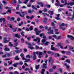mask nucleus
<instances>
[{"label": "nucleus", "instance_id": "f257e3e1", "mask_svg": "<svg viewBox=\"0 0 74 74\" xmlns=\"http://www.w3.org/2000/svg\"><path fill=\"white\" fill-rule=\"evenodd\" d=\"M36 54L37 55H38V54L39 56L38 57L39 58H41V55H42V52L38 51H36V52H34L33 53L34 56L33 57V58L34 60H36Z\"/></svg>", "mask_w": 74, "mask_h": 74}, {"label": "nucleus", "instance_id": "f03ea898", "mask_svg": "<svg viewBox=\"0 0 74 74\" xmlns=\"http://www.w3.org/2000/svg\"><path fill=\"white\" fill-rule=\"evenodd\" d=\"M26 58H27V59H28L26 60L25 61H24L25 63L26 62H29L30 61V55H27L26 56Z\"/></svg>", "mask_w": 74, "mask_h": 74}, {"label": "nucleus", "instance_id": "7ed1b4c3", "mask_svg": "<svg viewBox=\"0 0 74 74\" xmlns=\"http://www.w3.org/2000/svg\"><path fill=\"white\" fill-rule=\"evenodd\" d=\"M34 31L36 32V35H39L40 33H41V30L38 31L37 29V28H35L34 29Z\"/></svg>", "mask_w": 74, "mask_h": 74}, {"label": "nucleus", "instance_id": "20e7f679", "mask_svg": "<svg viewBox=\"0 0 74 74\" xmlns=\"http://www.w3.org/2000/svg\"><path fill=\"white\" fill-rule=\"evenodd\" d=\"M22 14H20L19 15L21 17H24V16L26 15V12L25 11L22 12H21Z\"/></svg>", "mask_w": 74, "mask_h": 74}, {"label": "nucleus", "instance_id": "39448f33", "mask_svg": "<svg viewBox=\"0 0 74 74\" xmlns=\"http://www.w3.org/2000/svg\"><path fill=\"white\" fill-rule=\"evenodd\" d=\"M59 24L60 25L59 27L61 29L62 27V26H65V24H64V23H59Z\"/></svg>", "mask_w": 74, "mask_h": 74}, {"label": "nucleus", "instance_id": "423d86ee", "mask_svg": "<svg viewBox=\"0 0 74 74\" xmlns=\"http://www.w3.org/2000/svg\"><path fill=\"white\" fill-rule=\"evenodd\" d=\"M33 40L34 41H37V43H38V44H39L40 41V38H37L36 39H34Z\"/></svg>", "mask_w": 74, "mask_h": 74}, {"label": "nucleus", "instance_id": "0eeeda50", "mask_svg": "<svg viewBox=\"0 0 74 74\" xmlns=\"http://www.w3.org/2000/svg\"><path fill=\"white\" fill-rule=\"evenodd\" d=\"M5 9H9L8 10V12H6L7 14H8V12L11 13V8H9L8 7H6L5 8Z\"/></svg>", "mask_w": 74, "mask_h": 74}, {"label": "nucleus", "instance_id": "6e6552de", "mask_svg": "<svg viewBox=\"0 0 74 74\" xmlns=\"http://www.w3.org/2000/svg\"><path fill=\"white\" fill-rule=\"evenodd\" d=\"M51 50H54V51H58V49H55L54 47H53V45H51Z\"/></svg>", "mask_w": 74, "mask_h": 74}, {"label": "nucleus", "instance_id": "1a4fd4ad", "mask_svg": "<svg viewBox=\"0 0 74 74\" xmlns=\"http://www.w3.org/2000/svg\"><path fill=\"white\" fill-rule=\"evenodd\" d=\"M7 40V38H4V43H7V42H9V40Z\"/></svg>", "mask_w": 74, "mask_h": 74}, {"label": "nucleus", "instance_id": "9d476101", "mask_svg": "<svg viewBox=\"0 0 74 74\" xmlns=\"http://www.w3.org/2000/svg\"><path fill=\"white\" fill-rule=\"evenodd\" d=\"M73 1V2H71L69 3H68L67 4V5H74V0H72Z\"/></svg>", "mask_w": 74, "mask_h": 74}, {"label": "nucleus", "instance_id": "9b49d317", "mask_svg": "<svg viewBox=\"0 0 74 74\" xmlns=\"http://www.w3.org/2000/svg\"><path fill=\"white\" fill-rule=\"evenodd\" d=\"M56 1L57 2V3H55V5L56 6H58L59 5V1L58 0H56Z\"/></svg>", "mask_w": 74, "mask_h": 74}, {"label": "nucleus", "instance_id": "f8f14e48", "mask_svg": "<svg viewBox=\"0 0 74 74\" xmlns=\"http://www.w3.org/2000/svg\"><path fill=\"white\" fill-rule=\"evenodd\" d=\"M67 37H69V38H71V40H74V37L73 36L68 35Z\"/></svg>", "mask_w": 74, "mask_h": 74}, {"label": "nucleus", "instance_id": "ddd939ff", "mask_svg": "<svg viewBox=\"0 0 74 74\" xmlns=\"http://www.w3.org/2000/svg\"><path fill=\"white\" fill-rule=\"evenodd\" d=\"M53 62H54V60H52L51 63H50L49 64V65L50 66H52V64H53Z\"/></svg>", "mask_w": 74, "mask_h": 74}, {"label": "nucleus", "instance_id": "4468645a", "mask_svg": "<svg viewBox=\"0 0 74 74\" xmlns=\"http://www.w3.org/2000/svg\"><path fill=\"white\" fill-rule=\"evenodd\" d=\"M48 12L49 14H50L51 13V14H50V15H53V12L51 10L49 11Z\"/></svg>", "mask_w": 74, "mask_h": 74}, {"label": "nucleus", "instance_id": "2eb2a0df", "mask_svg": "<svg viewBox=\"0 0 74 74\" xmlns=\"http://www.w3.org/2000/svg\"><path fill=\"white\" fill-rule=\"evenodd\" d=\"M47 64H43V66H42V67L43 68H45V69H46L47 68Z\"/></svg>", "mask_w": 74, "mask_h": 74}, {"label": "nucleus", "instance_id": "dca6fc26", "mask_svg": "<svg viewBox=\"0 0 74 74\" xmlns=\"http://www.w3.org/2000/svg\"><path fill=\"white\" fill-rule=\"evenodd\" d=\"M53 30H51V31L48 32L47 33L48 34H53Z\"/></svg>", "mask_w": 74, "mask_h": 74}, {"label": "nucleus", "instance_id": "f3484780", "mask_svg": "<svg viewBox=\"0 0 74 74\" xmlns=\"http://www.w3.org/2000/svg\"><path fill=\"white\" fill-rule=\"evenodd\" d=\"M54 56L55 57H59L60 56V54L58 53H56L54 54Z\"/></svg>", "mask_w": 74, "mask_h": 74}, {"label": "nucleus", "instance_id": "a211bd4d", "mask_svg": "<svg viewBox=\"0 0 74 74\" xmlns=\"http://www.w3.org/2000/svg\"><path fill=\"white\" fill-rule=\"evenodd\" d=\"M12 4L13 5L15 4L16 3V0H13L12 2Z\"/></svg>", "mask_w": 74, "mask_h": 74}, {"label": "nucleus", "instance_id": "6ab92c4d", "mask_svg": "<svg viewBox=\"0 0 74 74\" xmlns=\"http://www.w3.org/2000/svg\"><path fill=\"white\" fill-rule=\"evenodd\" d=\"M5 21V19L4 18H0V22H1L2 21Z\"/></svg>", "mask_w": 74, "mask_h": 74}, {"label": "nucleus", "instance_id": "aec40b11", "mask_svg": "<svg viewBox=\"0 0 74 74\" xmlns=\"http://www.w3.org/2000/svg\"><path fill=\"white\" fill-rule=\"evenodd\" d=\"M55 31L56 32L55 33L56 34H59V32H57L58 31V29H55Z\"/></svg>", "mask_w": 74, "mask_h": 74}, {"label": "nucleus", "instance_id": "412c9836", "mask_svg": "<svg viewBox=\"0 0 74 74\" xmlns=\"http://www.w3.org/2000/svg\"><path fill=\"white\" fill-rule=\"evenodd\" d=\"M5 51H9V50H10V49L7 48V46H5Z\"/></svg>", "mask_w": 74, "mask_h": 74}, {"label": "nucleus", "instance_id": "4be33fe9", "mask_svg": "<svg viewBox=\"0 0 74 74\" xmlns=\"http://www.w3.org/2000/svg\"><path fill=\"white\" fill-rule=\"evenodd\" d=\"M52 57H50L49 58V62H51H51H52Z\"/></svg>", "mask_w": 74, "mask_h": 74}, {"label": "nucleus", "instance_id": "5701e85b", "mask_svg": "<svg viewBox=\"0 0 74 74\" xmlns=\"http://www.w3.org/2000/svg\"><path fill=\"white\" fill-rule=\"evenodd\" d=\"M45 70L44 69H42V71L41 72V74H44V71H45Z\"/></svg>", "mask_w": 74, "mask_h": 74}, {"label": "nucleus", "instance_id": "b1692460", "mask_svg": "<svg viewBox=\"0 0 74 74\" xmlns=\"http://www.w3.org/2000/svg\"><path fill=\"white\" fill-rule=\"evenodd\" d=\"M65 62H67L68 63H70V60H66L65 61Z\"/></svg>", "mask_w": 74, "mask_h": 74}, {"label": "nucleus", "instance_id": "393cba45", "mask_svg": "<svg viewBox=\"0 0 74 74\" xmlns=\"http://www.w3.org/2000/svg\"><path fill=\"white\" fill-rule=\"evenodd\" d=\"M61 38V36H60L56 38V40H60Z\"/></svg>", "mask_w": 74, "mask_h": 74}, {"label": "nucleus", "instance_id": "a878e982", "mask_svg": "<svg viewBox=\"0 0 74 74\" xmlns=\"http://www.w3.org/2000/svg\"><path fill=\"white\" fill-rule=\"evenodd\" d=\"M19 5L18 4L17 5V7L16 8V10H19Z\"/></svg>", "mask_w": 74, "mask_h": 74}, {"label": "nucleus", "instance_id": "bb28decb", "mask_svg": "<svg viewBox=\"0 0 74 74\" xmlns=\"http://www.w3.org/2000/svg\"><path fill=\"white\" fill-rule=\"evenodd\" d=\"M49 42H47L45 43L44 45H48V44H49Z\"/></svg>", "mask_w": 74, "mask_h": 74}, {"label": "nucleus", "instance_id": "cd10ccee", "mask_svg": "<svg viewBox=\"0 0 74 74\" xmlns=\"http://www.w3.org/2000/svg\"><path fill=\"white\" fill-rule=\"evenodd\" d=\"M15 36H16V37H17V38H20V36H19V35H18V34H15Z\"/></svg>", "mask_w": 74, "mask_h": 74}, {"label": "nucleus", "instance_id": "c85d7f7f", "mask_svg": "<svg viewBox=\"0 0 74 74\" xmlns=\"http://www.w3.org/2000/svg\"><path fill=\"white\" fill-rule=\"evenodd\" d=\"M18 64V63H16L15 64H13L14 66L15 67H16V66Z\"/></svg>", "mask_w": 74, "mask_h": 74}, {"label": "nucleus", "instance_id": "c756f323", "mask_svg": "<svg viewBox=\"0 0 74 74\" xmlns=\"http://www.w3.org/2000/svg\"><path fill=\"white\" fill-rule=\"evenodd\" d=\"M33 26H30L29 27V30H33Z\"/></svg>", "mask_w": 74, "mask_h": 74}, {"label": "nucleus", "instance_id": "7c9ffc66", "mask_svg": "<svg viewBox=\"0 0 74 74\" xmlns=\"http://www.w3.org/2000/svg\"><path fill=\"white\" fill-rule=\"evenodd\" d=\"M42 15H47V16H49V14H47V13H42Z\"/></svg>", "mask_w": 74, "mask_h": 74}, {"label": "nucleus", "instance_id": "2f4dec72", "mask_svg": "<svg viewBox=\"0 0 74 74\" xmlns=\"http://www.w3.org/2000/svg\"><path fill=\"white\" fill-rule=\"evenodd\" d=\"M19 58H18V57L17 56H16L15 58V60H19Z\"/></svg>", "mask_w": 74, "mask_h": 74}, {"label": "nucleus", "instance_id": "473e14b6", "mask_svg": "<svg viewBox=\"0 0 74 74\" xmlns=\"http://www.w3.org/2000/svg\"><path fill=\"white\" fill-rule=\"evenodd\" d=\"M13 31L14 32H16V28H14L13 29Z\"/></svg>", "mask_w": 74, "mask_h": 74}, {"label": "nucleus", "instance_id": "72a5a7b5", "mask_svg": "<svg viewBox=\"0 0 74 74\" xmlns=\"http://www.w3.org/2000/svg\"><path fill=\"white\" fill-rule=\"evenodd\" d=\"M15 52L16 53H20L19 52V50H15Z\"/></svg>", "mask_w": 74, "mask_h": 74}, {"label": "nucleus", "instance_id": "f704fd0d", "mask_svg": "<svg viewBox=\"0 0 74 74\" xmlns=\"http://www.w3.org/2000/svg\"><path fill=\"white\" fill-rule=\"evenodd\" d=\"M47 53L48 54H49V55H50L51 54V53H52V52L50 51H47Z\"/></svg>", "mask_w": 74, "mask_h": 74}, {"label": "nucleus", "instance_id": "c9c22d12", "mask_svg": "<svg viewBox=\"0 0 74 74\" xmlns=\"http://www.w3.org/2000/svg\"><path fill=\"white\" fill-rule=\"evenodd\" d=\"M29 0H25V1L23 2V3L25 4H26L27 3V1Z\"/></svg>", "mask_w": 74, "mask_h": 74}, {"label": "nucleus", "instance_id": "e433bc0d", "mask_svg": "<svg viewBox=\"0 0 74 74\" xmlns=\"http://www.w3.org/2000/svg\"><path fill=\"white\" fill-rule=\"evenodd\" d=\"M61 46V43H60L57 44V47H60Z\"/></svg>", "mask_w": 74, "mask_h": 74}, {"label": "nucleus", "instance_id": "4c0bfd02", "mask_svg": "<svg viewBox=\"0 0 74 74\" xmlns=\"http://www.w3.org/2000/svg\"><path fill=\"white\" fill-rule=\"evenodd\" d=\"M28 48H30V49H34V47H33L30 46L29 47H28Z\"/></svg>", "mask_w": 74, "mask_h": 74}, {"label": "nucleus", "instance_id": "58836bf2", "mask_svg": "<svg viewBox=\"0 0 74 74\" xmlns=\"http://www.w3.org/2000/svg\"><path fill=\"white\" fill-rule=\"evenodd\" d=\"M32 8H33L34 9H35L36 10H37V8H36L34 5H32Z\"/></svg>", "mask_w": 74, "mask_h": 74}, {"label": "nucleus", "instance_id": "ea45409f", "mask_svg": "<svg viewBox=\"0 0 74 74\" xmlns=\"http://www.w3.org/2000/svg\"><path fill=\"white\" fill-rule=\"evenodd\" d=\"M25 43L27 44V45H31V44H30V43H29L27 42H25Z\"/></svg>", "mask_w": 74, "mask_h": 74}, {"label": "nucleus", "instance_id": "a19ab883", "mask_svg": "<svg viewBox=\"0 0 74 74\" xmlns=\"http://www.w3.org/2000/svg\"><path fill=\"white\" fill-rule=\"evenodd\" d=\"M24 33V32H21V34L22 35V36H24V34H23Z\"/></svg>", "mask_w": 74, "mask_h": 74}, {"label": "nucleus", "instance_id": "79ce46f5", "mask_svg": "<svg viewBox=\"0 0 74 74\" xmlns=\"http://www.w3.org/2000/svg\"><path fill=\"white\" fill-rule=\"evenodd\" d=\"M23 51L24 52H27V49H23Z\"/></svg>", "mask_w": 74, "mask_h": 74}, {"label": "nucleus", "instance_id": "37998d69", "mask_svg": "<svg viewBox=\"0 0 74 74\" xmlns=\"http://www.w3.org/2000/svg\"><path fill=\"white\" fill-rule=\"evenodd\" d=\"M40 66L39 65H37L36 66V69H38L39 68Z\"/></svg>", "mask_w": 74, "mask_h": 74}, {"label": "nucleus", "instance_id": "c03bdc74", "mask_svg": "<svg viewBox=\"0 0 74 74\" xmlns=\"http://www.w3.org/2000/svg\"><path fill=\"white\" fill-rule=\"evenodd\" d=\"M52 37H54V38H55L56 39V38L57 37L56 36V35H53L52 36Z\"/></svg>", "mask_w": 74, "mask_h": 74}, {"label": "nucleus", "instance_id": "a18cd8bd", "mask_svg": "<svg viewBox=\"0 0 74 74\" xmlns=\"http://www.w3.org/2000/svg\"><path fill=\"white\" fill-rule=\"evenodd\" d=\"M9 45L10 46H11V47H12L13 46V45L12 44V43H11V42H10Z\"/></svg>", "mask_w": 74, "mask_h": 74}, {"label": "nucleus", "instance_id": "49530a36", "mask_svg": "<svg viewBox=\"0 0 74 74\" xmlns=\"http://www.w3.org/2000/svg\"><path fill=\"white\" fill-rule=\"evenodd\" d=\"M46 41V40L45 39H43L42 40V42H45V41Z\"/></svg>", "mask_w": 74, "mask_h": 74}, {"label": "nucleus", "instance_id": "de8ad7c7", "mask_svg": "<svg viewBox=\"0 0 74 74\" xmlns=\"http://www.w3.org/2000/svg\"><path fill=\"white\" fill-rule=\"evenodd\" d=\"M65 4L64 5H66L67 3V0H64Z\"/></svg>", "mask_w": 74, "mask_h": 74}, {"label": "nucleus", "instance_id": "09e8293b", "mask_svg": "<svg viewBox=\"0 0 74 74\" xmlns=\"http://www.w3.org/2000/svg\"><path fill=\"white\" fill-rule=\"evenodd\" d=\"M44 35V34L43 33H42L40 35V36L42 37V36H43V35Z\"/></svg>", "mask_w": 74, "mask_h": 74}, {"label": "nucleus", "instance_id": "8fccbe9b", "mask_svg": "<svg viewBox=\"0 0 74 74\" xmlns=\"http://www.w3.org/2000/svg\"><path fill=\"white\" fill-rule=\"evenodd\" d=\"M60 29H61L62 30H65V29H66V28H63L62 27L61 28H60Z\"/></svg>", "mask_w": 74, "mask_h": 74}, {"label": "nucleus", "instance_id": "3c124183", "mask_svg": "<svg viewBox=\"0 0 74 74\" xmlns=\"http://www.w3.org/2000/svg\"><path fill=\"white\" fill-rule=\"evenodd\" d=\"M49 71H50V72H52V71H53V69H50L49 70Z\"/></svg>", "mask_w": 74, "mask_h": 74}, {"label": "nucleus", "instance_id": "603ef678", "mask_svg": "<svg viewBox=\"0 0 74 74\" xmlns=\"http://www.w3.org/2000/svg\"><path fill=\"white\" fill-rule=\"evenodd\" d=\"M34 18V16H32L30 18V19L31 20H32L33 18Z\"/></svg>", "mask_w": 74, "mask_h": 74}, {"label": "nucleus", "instance_id": "864d4df0", "mask_svg": "<svg viewBox=\"0 0 74 74\" xmlns=\"http://www.w3.org/2000/svg\"><path fill=\"white\" fill-rule=\"evenodd\" d=\"M18 3H19V4L22 3V2L21 1H20V0H18Z\"/></svg>", "mask_w": 74, "mask_h": 74}, {"label": "nucleus", "instance_id": "5fc2aeb1", "mask_svg": "<svg viewBox=\"0 0 74 74\" xmlns=\"http://www.w3.org/2000/svg\"><path fill=\"white\" fill-rule=\"evenodd\" d=\"M47 52V51H44L43 52H42V54H45Z\"/></svg>", "mask_w": 74, "mask_h": 74}, {"label": "nucleus", "instance_id": "6e6d98bb", "mask_svg": "<svg viewBox=\"0 0 74 74\" xmlns=\"http://www.w3.org/2000/svg\"><path fill=\"white\" fill-rule=\"evenodd\" d=\"M6 55H4L2 56V58H6Z\"/></svg>", "mask_w": 74, "mask_h": 74}, {"label": "nucleus", "instance_id": "4d7b16f0", "mask_svg": "<svg viewBox=\"0 0 74 74\" xmlns=\"http://www.w3.org/2000/svg\"><path fill=\"white\" fill-rule=\"evenodd\" d=\"M6 25V22H5V21H3V25H4V26H5Z\"/></svg>", "mask_w": 74, "mask_h": 74}, {"label": "nucleus", "instance_id": "13d9d810", "mask_svg": "<svg viewBox=\"0 0 74 74\" xmlns=\"http://www.w3.org/2000/svg\"><path fill=\"white\" fill-rule=\"evenodd\" d=\"M43 22L44 24H46L47 23V21H43Z\"/></svg>", "mask_w": 74, "mask_h": 74}, {"label": "nucleus", "instance_id": "bf43d9fd", "mask_svg": "<svg viewBox=\"0 0 74 74\" xmlns=\"http://www.w3.org/2000/svg\"><path fill=\"white\" fill-rule=\"evenodd\" d=\"M27 70H30V69L29 68H27L25 69V71H27Z\"/></svg>", "mask_w": 74, "mask_h": 74}, {"label": "nucleus", "instance_id": "052dcab7", "mask_svg": "<svg viewBox=\"0 0 74 74\" xmlns=\"http://www.w3.org/2000/svg\"><path fill=\"white\" fill-rule=\"evenodd\" d=\"M65 52H66L64 51H61V53H63V54H64L65 53Z\"/></svg>", "mask_w": 74, "mask_h": 74}, {"label": "nucleus", "instance_id": "680f3d73", "mask_svg": "<svg viewBox=\"0 0 74 74\" xmlns=\"http://www.w3.org/2000/svg\"><path fill=\"white\" fill-rule=\"evenodd\" d=\"M44 12H47V10L46 8H45L44 10Z\"/></svg>", "mask_w": 74, "mask_h": 74}, {"label": "nucleus", "instance_id": "e2e57ef3", "mask_svg": "<svg viewBox=\"0 0 74 74\" xmlns=\"http://www.w3.org/2000/svg\"><path fill=\"white\" fill-rule=\"evenodd\" d=\"M62 70H63L62 69H59V71H60V73H62Z\"/></svg>", "mask_w": 74, "mask_h": 74}, {"label": "nucleus", "instance_id": "0e129e2a", "mask_svg": "<svg viewBox=\"0 0 74 74\" xmlns=\"http://www.w3.org/2000/svg\"><path fill=\"white\" fill-rule=\"evenodd\" d=\"M8 57H10V56H11V54H10L8 53L7 54Z\"/></svg>", "mask_w": 74, "mask_h": 74}, {"label": "nucleus", "instance_id": "69168bd1", "mask_svg": "<svg viewBox=\"0 0 74 74\" xmlns=\"http://www.w3.org/2000/svg\"><path fill=\"white\" fill-rule=\"evenodd\" d=\"M24 56V54H23V53H21L20 55V56H21V57H23V56Z\"/></svg>", "mask_w": 74, "mask_h": 74}, {"label": "nucleus", "instance_id": "338daca9", "mask_svg": "<svg viewBox=\"0 0 74 74\" xmlns=\"http://www.w3.org/2000/svg\"><path fill=\"white\" fill-rule=\"evenodd\" d=\"M9 69L10 70H12V69H13V67H10L9 68Z\"/></svg>", "mask_w": 74, "mask_h": 74}, {"label": "nucleus", "instance_id": "774afa93", "mask_svg": "<svg viewBox=\"0 0 74 74\" xmlns=\"http://www.w3.org/2000/svg\"><path fill=\"white\" fill-rule=\"evenodd\" d=\"M19 73L17 71H15L14 72V74H18Z\"/></svg>", "mask_w": 74, "mask_h": 74}]
</instances>
